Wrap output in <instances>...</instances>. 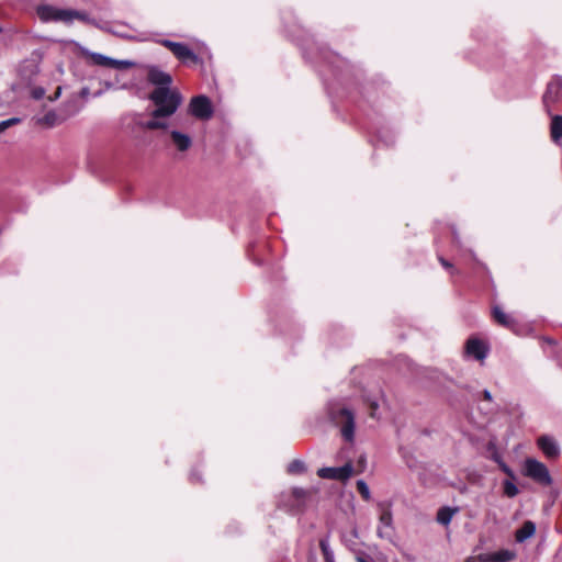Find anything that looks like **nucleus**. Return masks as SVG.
Returning <instances> with one entry per match:
<instances>
[{
  "label": "nucleus",
  "mask_w": 562,
  "mask_h": 562,
  "mask_svg": "<svg viewBox=\"0 0 562 562\" xmlns=\"http://www.w3.org/2000/svg\"><path fill=\"white\" fill-rule=\"evenodd\" d=\"M465 352L475 360H483L487 357V346L477 338H470L465 344Z\"/></svg>",
  "instance_id": "nucleus-13"
},
{
  "label": "nucleus",
  "mask_w": 562,
  "mask_h": 562,
  "mask_svg": "<svg viewBox=\"0 0 562 562\" xmlns=\"http://www.w3.org/2000/svg\"><path fill=\"white\" fill-rule=\"evenodd\" d=\"M319 548L323 553L325 562H335L334 551L329 544V536H326L319 540Z\"/></svg>",
  "instance_id": "nucleus-20"
},
{
  "label": "nucleus",
  "mask_w": 562,
  "mask_h": 562,
  "mask_svg": "<svg viewBox=\"0 0 562 562\" xmlns=\"http://www.w3.org/2000/svg\"><path fill=\"white\" fill-rule=\"evenodd\" d=\"M305 471V464L303 461L294 460L288 465V472L291 474H297Z\"/></svg>",
  "instance_id": "nucleus-26"
},
{
  "label": "nucleus",
  "mask_w": 562,
  "mask_h": 562,
  "mask_svg": "<svg viewBox=\"0 0 562 562\" xmlns=\"http://www.w3.org/2000/svg\"><path fill=\"white\" fill-rule=\"evenodd\" d=\"M312 495L313 493L310 490L294 487L282 494L280 506L292 513L303 512L312 499Z\"/></svg>",
  "instance_id": "nucleus-3"
},
{
  "label": "nucleus",
  "mask_w": 562,
  "mask_h": 562,
  "mask_svg": "<svg viewBox=\"0 0 562 562\" xmlns=\"http://www.w3.org/2000/svg\"><path fill=\"white\" fill-rule=\"evenodd\" d=\"M189 113L199 120H210L213 116V106L206 95L193 97L189 103Z\"/></svg>",
  "instance_id": "nucleus-6"
},
{
  "label": "nucleus",
  "mask_w": 562,
  "mask_h": 562,
  "mask_svg": "<svg viewBox=\"0 0 562 562\" xmlns=\"http://www.w3.org/2000/svg\"><path fill=\"white\" fill-rule=\"evenodd\" d=\"M525 475L544 486H548L552 483L548 468L536 459L526 460Z\"/></svg>",
  "instance_id": "nucleus-4"
},
{
  "label": "nucleus",
  "mask_w": 562,
  "mask_h": 562,
  "mask_svg": "<svg viewBox=\"0 0 562 562\" xmlns=\"http://www.w3.org/2000/svg\"><path fill=\"white\" fill-rule=\"evenodd\" d=\"M543 105L548 114L554 110V104L562 101V77L555 76L548 83L543 94Z\"/></svg>",
  "instance_id": "nucleus-5"
},
{
  "label": "nucleus",
  "mask_w": 562,
  "mask_h": 562,
  "mask_svg": "<svg viewBox=\"0 0 562 562\" xmlns=\"http://www.w3.org/2000/svg\"><path fill=\"white\" fill-rule=\"evenodd\" d=\"M453 239L456 241H459V236H458V234H457V232L454 229H453Z\"/></svg>",
  "instance_id": "nucleus-39"
},
{
  "label": "nucleus",
  "mask_w": 562,
  "mask_h": 562,
  "mask_svg": "<svg viewBox=\"0 0 562 562\" xmlns=\"http://www.w3.org/2000/svg\"><path fill=\"white\" fill-rule=\"evenodd\" d=\"M536 532V524L531 520H526L522 526L516 530V541L521 543L531 538Z\"/></svg>",
  "instance_id": "nucleus-15"
},
{
  "label": "nucleus",
  "mask_w": 562,
  "mask_h": 562,
  "mask_svg": "<svg viewBox=\"0 0 562 562\" xmlns=\"http://www.w3.org/2000/svg\"><path fill=\"white\" fill-rule=\"evenodd\" d=\"M368 402H369L370 407H371L370 415H371V417L374 418L375 417V412L378 409L379 404H378V402L375 400H371V398H368Z\"/></svg>",
  "instance_id": "nucleus-32"
},
{
  "label": "nucleus",
  "mask_w": 562,
  "mask_h": 562,
  "mask_svg": "<svg viewBox=\"0 0 562 562\" xmlns=\"http://www.w3.org/2000/svg\"><path fill=\"white\" fill-rule=\"evenodd\" d=\"M80 94H81V97L87 98V97L89 95V89H88V88H83V89L81 90V93H80Z\"/></svg>",
  "instance_id": "nucleus-36"
},
{
  "label": "nucleus",
  "mask_w": 562,
  "mask_h": 562,
  "mask_svg": "<svg viewBox=\"0 0 562 562\" xmlns=\"http://www.w3.org/2000/svg\"><path fill=\"white\" fill-rule=\"evenodd\" d=\"M458 512V507L443 506L437 512L436 520L442 526H448Z\"/></svg>",
  "instance_id": "nucleus-16"
},
{
  "label": "nucleus",
  "mask_w": 562,
  "mask_h": 562,
  "mask_svg": "<svg viewBox=\"0 0 562 562\" xmlns=\"http://www.w3.org/2000/svg\"><path fill=\"white\" fill-rule=\"evenodd\" d=\"M37 14L40 19L44 22L48 21H63L65 22V16L69 15L67 10L56 9L50 5H41L37 8Z\"/></svg>",
  "instance_id": "nucleus-12"
},
{
  "label": "nucleus",
  "mask_w": 562,
  "mask_h": 562,
  "mask_svg": "<svg viewBox=\"0 0 562 562\" xmlns=\"http://www.w3.org/2000/svg\"><path fill=\"white\" fill-rule=\"evenodd\" d=\"M476 558L479 562H494L493 553H481Z\"/></svg>",
  "instance_id": "nucleus-30"
},
{
  "label": "nucleus",
  "mask_w": 562,
  "mask_h": 562,
  "mask_svg": "<svg viewBox=\"0 0 562 562\" xmlns=\"http://www.w3.org/2000/svg\"><path fill=\"white\" fill-rule=\"evenodd\" d=\"M148 81L158 87H168L170 88L172 83V78L169 74L162 71L157 66H149L148 67V74H147Z\"/></svg>",
  "instance_id": "nucleus-11"
},
{
  "label": "nucleus",
  "mask_w": 562,
  "mask_h": 562,
  "mask_svg": "<svg viewBox=\"0 0 562 562\" xmlns=\"http://www.w3.org/2000/svg\"><path fill=\"white\" fill-rule=\"evenodd\" d=\"M359 461H360V462H364V461H366L364 457H360V460H359Z\"/></svg>",
  "instance_id": "nucleus-40"
},
{
  "label": "nucleus",
  "mask_w": 562,
  "mask_h": 562,
  "mask_svg": "<svg viewBox=\"0 0 562 562\" xmlns=\"http://www.w3.org/2000/svg\"><path fill=\"white\" fill-rule=\"evenodd\" d=\"M503 470H504V472H506L507 474H510V475H512V471H510V469H509L507 465H503Z\"/></svg>",
  "instance_id": "nucleus-38"
},
{
  "label": "nucleus",
  "mask_w": 562,
  "mask_h": 562,
  "mask_svg": "<svg viewBox=\"0 0 562 562\" xmlns=\"http://www.w3.org/2000/svg\"><path fill=\"white\" fill-rule=\"evenodd\" d=\"M518 487L510 481L504 482V493L508 497H515L518 494Z\"/></svg>",
  "instance_id": "nucleus-27"
},
{
  "label": "nucleus",
  "mask_w": 562,
  "mask_h": 562,
  "mask_svg": "<svg viewBox=\"0 0 562 562\" xmlns=\"http://www.w3.org/2000/svg\"><path fill=\"white\" fill-rule=\"evenodd\" d=\"M358 532L357 529H352L349 536H344V543L345 546L352 551L355 554L359 551L358 549Z\"/></svg>",
  "instance_id": "nucleus-22"
},
{
  "label": "nucleus",
  "mask_w": 562,
  "mask_h": 562,
  "mask_svg": "<svg viewBox=\"0 0 562 562\" xmlns=\"http://www.w3.org/2000/svg\"><path fill=\"white\" fill-rule=\"evenodd\" d=\"M483 395H484L485 400H487V401L492 400V394L488 390H484Z\"/></svg>",
  "instance_id": "nucleus-34"
},
{
  "label": "nucleus",
  "mask_w": 562,
  "mask_h": 562,
  "mask_svg": "<svg viewBox=\"0 0 562 562\" xmlns=\"http://www.w3.org/2000/svg\"><path fill=\"white\" fill-rule=\"evenodd\" d=\"M45 94V90L43 88H35L33 89L32 91V97L35 99V100H40L44 97Z\"/></svg>",
  "instance_id": "nucleus-31"
},
{
  "label": "nucleus",
  "mask_w": 562,
  "mask_h": 562,
  "mask_svg": "<svg viewBox=\"0 0 562 562\" xmlns=\"http://www.w3.org/2000/svg\"><path fill=\"white\" fill-rule=\"evenodd\" d=\"M69 15L65 16V22L70 23L75 19L81 20V21H89L88 15L85 12L77 11V10H67Z\"/></svg>",
  "instance_id": "nucleus-24"
},
{
  "label": "nucleus",
  "mask_w": 562,
  "mask_h": 562,
  "mask_svg": "<svg viewBox=\"0 0 562 562\" xmlns=\"http://www.w3.org/2000/svg\"><path fill=\"white\" fill-rule=\"evenodd\" d=\"M392 527V514L391 512H383L380 516V526L378 527V535L381 538L387 536L384 529H389Z\"/></svg>",
  "instance_id": "nucleus-19"
},
{
  "label": "nucleus",
  "mask_w": 562,
  "mask_h": 562,
  "mask_svg": "<svg viewBox=\"0 0 562 562\" xmlns=\"http://www.w3.org/2000/svg\"><path fill=\"white\" fill-rule=\"evenodd\" d=\"M353 472V468L351 463H346L342 467H326L322 468L317 471V475L322 479L326 480H338L346 481L348 480Z\"/></svg>",
  "instance_id": "nucleus-9"
},
{
  "label": "nucleus",
  "mask_w": 562,
  "mask_h": 562,
  "mask_svg": "<svg viewBox=\"0 0 562 562\" xmlns=\"http://www.w3.org/2000/svg\"><path fill=\"white\" fill-rule=\"evenodd\" d=\"M155 109L150 112L151 119L140 122L138 125L144 130H167L169 124L165 119L172 116L183 102L182 94L177 89L168 87L155 88L148 95Z\"/></svg>",
  "instance_id": "nucleus-1"
},
{
  "label": "nucleus",
  "mask_w": 562,
  "mask_h": 562,
  "mask_svg": "<svg viewBox=\"0 0 562 562\" xmlns=\"http://www.w3.org/2000/svg\"><path fill=\"white\" fill-rule=\"evenodd\" d=\"M439 261H440V263L442 265L443 268L453 270L452 265L448 260H446L445 258L439 257Z\"/></svg>",
  "instance_id": "nucleus-33"
},
{
  "label": "nucleus",
  "mask_w": 562,
  "mask_h": 562,
  "mask_svg": "<svg viewBox=\"0 0 562 562\" xmlns=\"http://www.w3.org/2000/svg\"><path fill=\"white\" fill-rule=\"evenodd\" d=\"M357 491L364 501H369L371 498L370 488L363 480L357 481Z\"/></svg>",
  "instance_id": "nucleus-25"
},
{
  "label": "nucleus",
  "mask_w": 562,
  "mask_h": 562,
  "mask_svg": "<svg viewBox=\"0 0 562 562\" xmlns=\"http://www.w3.org/2000/svg\"><path fill=\"white\" fill-rule=\"evenodd\" d=\"M537 446L548 459H557L561 453L558 441L549 435L540 436Z\"/></svg>",
  "instance_id": "nucleus-10"
},
{
  "label": "nucleus",
  "mask_w": 562,
  "mask_h": 562,
  "mask_svg": "<svg viewBox=\"0 0 562 562\" xmlns=\"http://www.w3.org/2000/svg\"><path fill=\"white\" fill-rule=\"evenodd\" d=\"M160 44L168 48L180 61L193 64L199 63V56L186 44L173 42L170 40H162Z\"/></svg>",
  "instance_id": "nucleus-8"
},
{
  "label": "nucleus",
  "mask_w": 562,
  "mask_h": 562,
  "mask_svg": "<svg viewBox=\"0 0 562 562\" xmlns=\"http://www.w3.org/2000/svg\"><path fill=\"white\" fill-rule=\"evenodd\" d=\"M18 122H20V119H18V117H12V119H8L4 121H0V133H2L4 130H7L8 127H10L11 125H13Z\"/></svg>",
  "instance_id": "nucleus-28"
},
{
  "label": "nucleus",
  "mask_w": 562,
  "mask_h": 562,
  "mask_svg": "<svg viewBox=\"0 0 562 562\" xmlns=\"http://www.w3.org/2000/svg\"><path fill=\"white\" fill-rule=\"evenodd\" d=\"M551 137L554 143H559L562 137V115L552 116Z\"/></svg>",
  "instance_id": "nucleus-18"
},
{
  "label": "nucleus",
  "mask_w": 562,
  "mask_h": 562,
  "mask_svg": "<svg viewBox=\"0 0 562 562\" xmlns=\"http://www.w3.org/2000/svg\"><path fill=\"white\" fill-rule=\"evenodd\" d=\"M516 558V553L508 549L493 552L494 562H509Z\"/></svg>",
  "instance_id": "nucleus-21"
},
{
  "label": "nucleus",
  "mask_w": 562,
  "mask_h": 562,
  "mask_svg": "<svg viewBox=\"0 0 562 562\" xmlns=\"http://www.w3.org/2000/svg\"><path fill=\"white\" fill-rule=\"evenodd\" d=\"M331 423L340 428V434L347 442L355 439V414L352 411L340 405H331L328 412Z\"/></svg>",
  "instance_id": "nucleus-2"
},
{
  "label": "nucleus",
  "mask_w": 562,
  "mask_h": 562,
  "mask_svg": "<svg viewBox=\"0 0 562 562\" xmlns=\"http://www.w3.org/2000/svg\"><path fill=\"white\" fill-rule=\"evenodd\" d=\"M356 560L357 562H373L372 558L361 550L356 553Z\"/></svg>",
  "instance_id": "nucleus-29"
},
{
  "label": "nucleus",
  "mask_w": 562,
  "mask_h": 562,
  "mask_svg": "<svg viewBox=\"0 0 562 562\" xmlns=\"http://www.w3.org/2000/svg\"><path fill=\"white\" fill-rule=\"evenodd\" d=\"M464 562H479L476 557H470Z\"/></svg>",
  "instance_id": "nucleus-37"
},
{
  "label": "nucleus",
  "mask_w": 562,
  "mask_h": 562,
  "mask_svg": "<svg viewBox=\"0 0 562 562\" xmlns=\"http://www.w3.org/2000/svg\"><path fill=\"white\" fill-rule=\"evenodd\" d=\"M83 55L89 57L94 65L109 67L114 69H128L135 66V63L126 59H114L102 55L100 53L89 52L87 49L82 50Z\"/></svg>",
  "instance_id": "nucleus-7"
},
{
  "label": "nucleus",
  "mask_w": 562,
  "mask_h": 562,
  "mask_svg": "<svg viewBox=\"0 0 562 562\" xmlns=\"http://www.w3.org/2000/svg\"><path fill=\"white\" fill-rule=\"evenodd\" d=\"M170 137H171V140H172V144L177 147L178 150L180 151H186L188 150L191 145H192V139L189 135L187 134H183L179 131H171L170 132Z\"/></svg>",
  "instance_id": "nucleus-14"
},
{
  "label": "nucleus",
  "mask_w": 562,
  "mask_h": 562,
  "mask_svg": "<svg viewBox=\"0 0 562 562\" xmlns=\"http://www.w3.org/2000/svg\"><path fill=\"white\" fill-rule=\"evenodd\" d=\"M191 481H200V476L196 475L195 471H192L190 474Z\"/></svg>",
  "instance_id": "nucleus-35"
},
{
  "label": "nucleus",
  "mask_w": 562,
  "mask_h": 562,
  "mask_svg": "<svg viewBox=\"0 0 562 562\" xmlns=\"http://www.w3.org/2000/svg\"><path fill=\"white\" fill-rule=\"evenodd\" d=\"M493 316L499 325L506 328L512 329L516 324L515 319L510 315L506 314L499 306H495L493 308Z\"/></svg>",
  "instance_id": "nucleus-17"
},
{
  "label": "nucleus",
  "mask_w": 562,
  "mask_h": 562,
  "mask_svg": "<svg viewBox=\"0 0 562 562\" xmlns=\"http://www.w3.org/2000/svg\"><path fill=\"white\" fill-rule=\"evenodd\" d=\"M37 124L53 127L58 123V116L54 111H48L44 116L37 119Z\"/></svg>",
  "instance_id": "nucleus-23"
},
{
  "label": "nucleus",
  "mask_w": 562,
  "mask_h": 562,
  "mask_svg": "<svg viewBox=\"0 0 562 562\" xmlns=\"http://www.w3.org/2000/svg\"><path fill=\"white\" fill-rule=\"evenodd\" d=\"M60 94V88H58V91L56 93V98Z\"/></svg>",
  "instance_id": "nucleus-41"
}]
</instances>
